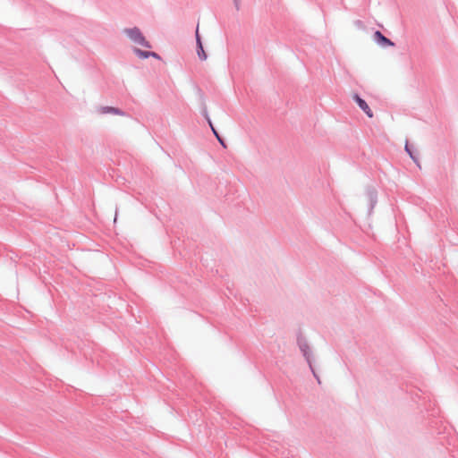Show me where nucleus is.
<instances>
[{"label": "nucleus", "instance_id": "nucleus-8", "mask_svg": "<svg viewBox=\"0 0 458 458\" xmlns=\"http://www.w3.org/2000/svg\"><path fill=\"white\" fill-rule=\"evenodd\" d=\"M100 113L103 114H111L121 115V116H124L127 114V113L125 111H123V109L114 107V106H102L100 108Z\"/></svg>", "mask_w": 458, "mask_h": 458}, {"label": "nucleus", "instance_id": "nucleus-6", "mask_svg": "<svg viewBox=\"0 0 458 458\" xmlns=\"http://www.w3.org/2000/svg\"><path fill=\"white\" fill-rule=\"evenodd\" d=\"M353 101L357 104V106L367 114L368 117H373V112L366 100L360 97V94L354 93L352 95Z\"/></svg>", "mask_w": 458, "mask_h": 458}, {"label": "nucleus", "instance_id": "nucleus-3", "mask_svg": "<svg viewBox=\"0 0 458 458\" xmlns=\"http://www.w3.org/2000/svg\"><path fill=\"white\" fill-rule=\"evenodd\" d=\"M124 32L126 33L127 37L135 44L142 46L146 48L152 47L150 42L146 39V38L144 37V35L138 27L125 29Z\"/></svg>", "mask_w": 458, "mask_h": 458}, {"label": "nucleus", "instance_id": "nucleus-4", "mask_svg": "<svg viewBox=\"0 0 458 458\" xmlns=\"http://www.w3.org/2000/svg\"><path fill=\"white\" fill-rule=\"evenodd\" d=\"M365 195L369 201L368 215L370 216L377 203V191L373 185H367L365 188Z\"/></svg>", "mask_w": 458, "mask_h": 458}, {"label": "nucleus", "instance_id": "nucleus-11", "mask_svg": "<svg viewBox=\"0 0 458 458\" xmlns=\"http://www.w3.org/2000/svg\"><path fill=\"white\" fill-rule=\"evenodd\" d=\"M195 38H196V45H198L199 42H202L201 37L199 33V26H197V29H196Z\"/></svg>", "mask_w": 458, "mask_h": 458}, {"label": "nucleus", "instance_id": "nucleus-9", "mask_svg": "<svg viewBox=\"0 0 458 458\" xmlns=\"http://www.w3.org/2000/svg\"><path fill=\"white\" fill-rule=\"evenodd\" d=\"M150 51L148 50H142L138 47L133 48V53L136 55V56L141 60H145L150 57Z\"/></svg>", "mask_w": 458, "mask_h": 458}, {"label": "nucleus", "instance_id": "nucleus-14", "mask_svg": "<svg viewBox=\"0 0 458 458\" xmlns=\"http://www.w3.org/2000/svg\"><path fill=\"white\" fill-rule=\"evenodd\" d=\"M240 2H241V0H233V4H234L236 10L240 9Z\"/></svg>", "mask_w": 458, "mask_h": 458}, {"label": "nucleus", "instance_id": "nucleus-1", "mask_svg": "<svg viewBox=\"0 0 458 458\" xmlns=\"http://www.w3.org/2000/svg\"><path fill=\"white\" fill-rule=\"evenodd\" d=\"M197 91H198V94L199 95V98H200V100H201V110H200L201 115L207 121L210 130L212 131L214 136L216 137L217 141L220 143V145L223 148H226V143H225V139L219 134V132L217 131V130L214 126L211 118L209 117V114H208V108H207V106L205 104L203 91L201 90L200 88H197Z\"/></svg>", "mask_w": 458, "mask_h": 458}, {"label": "nucleus", "instance_id": "nucleus-5", "mask_svg": "<svg viewBox=\"0 0 458 458\" xmlns=\"http://www.w3.org/2000/svg\"><path fill=\"white\" fill-rule=\"evenodd\" d=\"M373 40L379 47L386 48L388 47H394L395 43L390 38H386L380 30H375L373 33Z\"/></svg>", "mask_w": 458, "mask_h": 458}, {"label": "nucleus", "instance_id": "nucleus-10", "mask_svg": "<svg viewBox=\"0 0 458 458\" xmlns=\"http://www.w3.org/2000/svg\"><path fill=\"white\" fill-rule=\"evenodd\" d=\"M196 51H197V55H198V57L199 58V60H201V61L207 60L208 55L204 50L202 42H199L198 45H196Z\"/></svg>", "mask_w": 458, "mask_h": 458}, {"label": "nucleus", "instance_id": "nucleus-12", "mask_svg": "<svg viewBox=\"0 0 458 458\" xmlns=\"http://www.w3.org/2000/svg\"><path fill=\"white\" fill-rule=\"evenodd\" d=\"M149 54H150V57H153L157 60L161 59V56L156 52L150 51Z\"/></svg>", "mask_w": 458, "mask_h": 458}, {"label": "nucleus", "instance_id": "nucleus-13", "mask_svg": "<svg viewBox=\"0 0 458 458\" xmlns=\"http://www.w3.org/2000/svg\"><path fill=\"white\" fill-rule=\"evenodd\" d=\"M310 371L312 372L314 377L318 380V384H320V379H319V377L318 376V374L316 373L314 368L312 367V369H310Z\"/></svg>", "mask_w": 458, "mask_h": 458}, {"label": "nucleus", "instance_id": "nucleus-7", "mask_svg": "<svg viewBox=\"0 0 458 458\" xmlns=\"http://www.w3.org/2000/svg\"><path fill=\"white\" fill-rule=\"evenodd\" d=\"M404 150L408 154V156L411 157V159L419 166L420 165V159H419V154L415 147L411 144L408 140L405 141L404 145Z\"/></svg>", "mask_w": 458, "mask_h": 458}, {"label": "nucleus", "instance_id": "nucleus-2", "mask_svg": "<svg viewBox=\"0 0 458 458\" xmlns=\"http://www.w3.org/2000/svg\"><path fill=\"white\" fill-rule=\"evenodd\" d=\"M297 345L307 361L310 369H312L313 354L307 339L302 335L301 331H299L297 335Z\"/></svg>", "mask_w": 458, "mask_h": 458}]
</instances>
